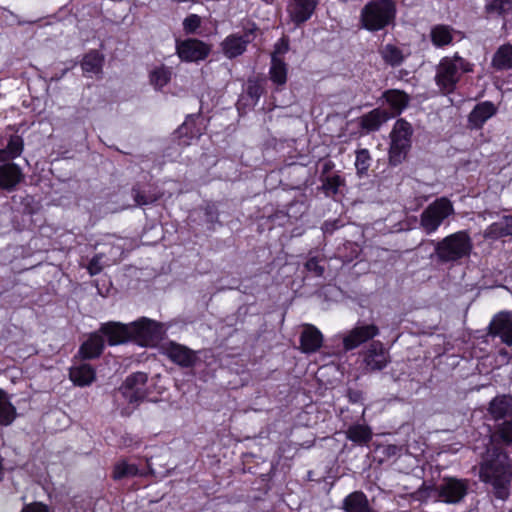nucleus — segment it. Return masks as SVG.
<instances>
[{"mask_svg": "<svg viewBox=\"0 0 512 512\" xmlns=\"http://www.w3.org/2000/svg\"><path fill=\"white\" fill-rule=\"evenodd\" d=\"M322 333L313 325L306 324L301 333L300 345L304 353L316 352L322 345Z\"/></svg>", "mask_w": 512, "mask_h": 512, "instance_id": "obj_18", "label": "nucleus"}, {"mask_svg": "<svg viewBox=\"0 0 512 512\" xmlns=\"http://www.w3.org/2000/svg\"><path fill=\"white\" fill-rule=\"evenodd\" d=\"M23 150V140L19 136L10 138L5 149L0 150V161H7L18 157Z\"/></svg>", "mask_w": 512, "mask_h": 512, "instance_id": "obj_32", "label": "nucleus"}, {"mask_svg": "<svg viewBox=\"0 0 512 512\" xmlns=\"http://www.w3.org/2000/svg\"><path fill=\"white\" fill-rule=\"evenodd\" d=\"M162 350L172 362L182 367H191L197 360L195 351L176 342L165 344Z\"/></svg>", "mask_w": 512, "mask_h": 512, "instance_id": "obj_13", "label": "nucleus"}, {"mask_svg": "<svg viewBox=\"0 0 512 512\" xmlns=\"http://www.w3.org/2000/svg\"><path fill=\"white\" fill-rule=\"evenodd\" d=\"M331 168H332V164H331V162H326V163L324 164V171H323V172H324V173H326V172H328Z\"/></svg>", "mask_w": 512, "mask_h": 512, "instance_id": "obj_49", "label": "nucleus"}, {"mask_svg": "<svg viewBox=\"0 0 512 512\" xmlns=\"http://www.w3.org/2000/svg\"><path fill=\"white\" fill-rule=\"evenodd\" d=\"M345 434L347 439L358 445H365L372 439V430L365 424L351 425Z\"/></svg>", "mask_w": 512, "mask_h": 512, "instance_id": "obj_27", "label": "nucleus"}, {"mask_svg": "<svg viewBox=\"0 0 512 512\" xmlns=\"http://www.w3.org/2000/svg\"><path fill=\"white\" fill-rule=\"evenodd\" d=\"M473 243L465 231L453 233L435 244V253L440 262H456L468 257L472 251Z\"/></svg>", "mask_w": 512, "mask_h": 512, "instance_id": "obj_3", "label": "nucleus"}, {"mask_svg": "<svg viewBox=\"0 0 512 512\" xmlns=\"http://www.w3.org/2000/svg\"><path fill=\"white\" fill-rule=\"evenodd\" d=\"M344 180L339 175H334L332 177H327L324 180L323 188L328 191L336 194L341 185H343Z\"/></svg>", "mask_w": 512, "mask_h": 512, "instance_id": "obj_41", "label": "nucleus"}, {"mask_svg": "<svg viewBox=\"0 0 512 512\" xmlns=\"http://www.w3.org/2000/svg\"><path fill=\"white\" fill-rule=\"evenodd\" d=\"M389 362V353L380 341H373L363 353V363L367 371L382 370Z\"/></svg>", "mask_w": 512, "mask_h": 512, "instance_id": "obj_10", "label": "nucleus"}, {"mask_svg": "<svg viewBox=\"0 0 512 512\" xmlns=\"http://www.w3.org/2000/svg\"><path fill=\"white\" fill-rule=\"evenodd\" d=\"M305 267L308 271L313 272L316 276L320 277L324 273V267L319 264V260L316 257L310 258Z\"/></svg>", "mask_w": 512, "mask_h": 512, "instance_id": "obj_43", "label": "nucleus"}, {"mask_svg": "<svg viewBox=\"0 0 512 512\" xmlns=\"http://www.w3.org/2000/svg\"><path fill=\"white\" fill-rule=\"evenodd\" d=\"M23 179L21 169L14 163L0 165V187L11 191Z\"/></svg>", "mask_w": 512, "mask_h": 512, "instance_id": "obj_19", "label": "nucleus"}, {"mask_svg": "<svg viewBox=\"0 0 512 512\" xmlns=\"http://www.w3.org/2000/svg\"><path fill=\"white\" fill-rule=\"evenodd\" d=\"M69 377L75 385L84 387L94 382L96 374L90 364L81 363L70 368Z\"/></svg>", "mask_w": 512, "mask_h": 512, "instance_id": "obj_21", "label": "nucleus"}, {"mask_svg": "<svg viewBox=\"0 0 512 512\" xmlns=\"http://www.w3.org/2000/svg\"><path fill=\"white\" fill-rule=\"evenodd\" d=\"M497 112L496 106L485 101L477 104L469 114V123L474 128H481L483 124Z\"/></svg>", "mask_w": 512, "mask_h": 512, "instance_id": "obj_20", "label": "nucleus"}, {"mask_svg": "<svg viewBox=\"0 0 512 512\" xmlns=\"http://www.w3.org/2000/svg\"><path fill=\"white\" fill-rule=\"evenodd\" d=\"M502 222L504 225L505 233L507 236H512V216H504L502 218Z\"/></svg>", "mask_w": 512, "mask_h": 512, "instance_id": "obj_47", "label": "nucleus"}, {"mask_svg": "<svg viewBox=\"0 0 512 512\" xmlns=\"http://www.w3.org/2000/svg\"><path fill=\"white\" fill-rule=\"evenodd\" d=\"M431 40L436 46L448 45L452 41V35L447 26L438 25L431 30Z\"/></svg>", "mask_w": 512, "mask_h": 512, "instance_id": "obj_35", "label": "nucleus"}, {"mask_svg": "<svg viewBox=\"0 0 512 512\" xmlns=\"http://www.w3.org/2000/svg\"><path fill=\"white\" fill-rule=\"evenodd\" d=\"M346 512H373L369 507L367 497L362 492L348 495L343 503Z\"/></svg>", "mask_w": 512, "mask_h": 512, "instance_id": "obj_25", "label": "nucleus"}, {"mask_svg": "<svg viewBox=\"0 0 512 512\" xmlns=\"http://www.w3.org/2000/svg\"><path fill=\"white\" fill-rule=\"evenodd\" d=\"M21 512H49L48 507L42 503L34 502L24 506Z\"/></svg>", "mask_w": 512, "mask_h": 512, "instance_id": "obj_46", "label": "nucleus"}, {"mask_svg": "<svg viewBox=\"0 0 512 512\" xmlns=\"http://www.w3.org/2000/svg\"><path fill=\"white\" fill-rule=\"evenodd\" d=\"M389 118L390 115L387 111L374 109L361 117V126L368 131H376Z\"/></svg>", "mask_w": 512, "mask_h": 512, "instance_id": "obj_24", "label": "nucleus"}, {"mask_svg": "<svg viewBox=\"0 0 512 512\" xmlns=\"http://www.w3.org/2000/svg\"><path fill=\"white\" fill-rule=\"evenodd\" d=\"M170 79L171 70L163 66L153 70L150 75V81L157 89L164 87Z\"/></svg>", "mask_w": 512, "mask_h": 512, "instance_id": "obj_36", "label": "nucleus"}, {"mask_svg": "<svg viewBox=\"0 0 512 512\" xmlns=\"http://www.w3.org/2000/svg\"><path fill=\"white\" fill-rule=\"evenodd\" d=\"M16 417V408L10 402L9 396L0 389V424L10 425Z\"/></svg>", "mask_w": 512, "mask_h": 512, "instance_id": "obj_29", "label": "nucleus"}, {"mask_svg": "<svg viewBox=\"0 0 512 512\" xmlns=\"http://www.w3.org/2000/svg\"><path fill=\"white\" fill-rule=\"evenodd\" d=\"M489 412L494 419L512 417V396L501 395L495 397L490 402Z\"/></svg>", "mask_w": 512, "mask_h": 512, "instance_id": "obj_23", "label": "nucleus"}, {"mask_svg": "<svg viewBox=\"0 0 512 512\" xmlns=\"http://www.w3.org/2000/svg\"><path fill=\"white\" fill-rule=\"evenodd\" d=\"M511 477L512 466L506 453L496 447L488 449L480 467V479L493 487L497 498H508Z\"/></svg>", "mask_w": 512, "mask_h": 512, "instance_id": "obj_1", "label": "nucleus"}, {"mask_svg": "<svg viewBox=\"0 0 512 512\" xmlns=\"http://www.w3.org/2000/svg\"><path fill=\"white\" fill-rule=\"evenodd\" d=\"M148 376L144 372H136L128 376L120 387V392L128 403L139 405L148 395Z\"/></svg>", "mask_w": 512, "mask_h": 512, "instance_id": "obj_8", "label": "nucleus"}, {"mask_svg": "<svg viewBox=\"0 0 512 512\" xmlns=\"http://www.w3.org/2000/svg\"><path fill=\"white\" fill-rule=\"evenodd\" d=\"M184 28L187 32H194L200 25L199 16L192 14L184 20Z\"/></svg>", "mask_w": 512, "mask_h": 512, "instance_id": "obj_45", "label": "nucleus"}, {"mask_svg": "<svg viewBox=\"0 0 512 512\" xmlns=\"http://www.w3.org/2000/svg\"><path fill=\"white\" fill-rule=\"evenodd\" d=\"M453 213L452 203L447 198H439L429 204L421 213L420 227L425 233L431 234Z\"/></svg>", "mask_w": 512, "mask_h": 512, "instance_id": "obj_6", "label": "nucleus"}, {"mask_svg": "<svg viewBox=\"0 0 512 512\" xmlns=\"http://www.w3.org/2000/svg\"><path fill=\"white\" fill-rule=\"evenodd\" d=\"M499 436L505 444H512V422H504L500 426Z\"/></svg>", "mask_w": 512, "mask_h": 512, "instance_id": "obj_42", "label": "nucleus"}, {"mask_svg": "<svg viewBox=\"0 0 512 512\" xmlns=\"http://www.w3.org/2000/svg\"><path fill=\"white\" fill-rule=\"evenodd\" d=\"M504 231V225L501 220L488 226L487 229L484 231V237L490 239H498L501 237H505L507 236V234Z\"/></svg>", "mask_w": 512, "mask_h": 512, "instance_id": "obj_40", "label": "nucleus"}, {"mask_svg": "<svg viewBox=\"0 0 512 512\" xmlns=\"http://www.w3.org/2000/svg\"><path fill=\"white\" fill-rule=\"evenodd\" d=\"M470 71H472V65L460 56L445 57L437 66L436 83L441 89L451 92L462 73Z\"/></svg>", "mask_w": 512, "mask_h": 512, "instance_id": "obj_4", "label": "nucleus"}, {"mask_svg": "<svg viewBox=\"0 0 512 512\" xmlns=\"http://www.w3.org/2000/svg\"><path fill=\"white\" fill-rule=\"evenodd\" d=\"M379 54L383 61L392 67L400 66L405 59L402 50L393 44L382 45Z\"/></svg>", "mask_w": 512, "mask_h": 512, "instance_id": "obj_28", "label": "nucleus"}, {"mask_svg": "<svg viewBox=\"0 0 512 512\" xmlns=\"http://www.w3.org/2000/svg\"><path fill=\"white\" fill-rule=\"evenodd\" d=\"M137 475H144L138 469V467L134 464H129L126 461H119L114 466L113 477L116 480L130 478Z\"/></svg>", "mask_w": 512, "mask_h": 512, "instance_id": "obj_33", "label": "nucleus"}, {"mask_svg": "<svg viewBox=\"0 0 512 512\" xmlns=\"http://www.w3.org/2000/svg\"><path fill=\"white\" fill-rule=\"evenodd\" d=\"M384 97L397 113H400L409 102V96L400 90H388L384 93Z\"/></svg>", "mask_w": 512, "mask_h": 512, "instance_id": "obj_31", "label": "nucleus"}, {"mask_svg": "<svg viewBox=\"0 0 512 512\" xmlns=\"http://www.w3.org/2000/svg\"><path fill=\"white\" fill-rule=\"evenodd\" d=\"M161 324L148 318H141L130 323L131 340L141 345H148L161 336Z\"/></svg>", "mask_w": 512, "mask_h": 512, "instance_id": "obj_9", "label": "nucleus"}, {"mask_svg": "<svg viewBox=\"0 0 512 512\" xmlns=\"http://www.w3.org/2000/svg\"><path fill=\"white\" fill-rule=\"evenodd\" d=\"M253 40V29L244 33V35L232 34L227 36L221 43L224 55L229 58H235L242 55L247 45Z\"/></svg>", "mask_w": 512, "mask_h": 512, "instance_id": "obj_14", "label": "nucleus"}, {"mask_svg": "<svg viewBox=\"0 0 512 512\" xmlns=\"http://www.w3.org/2000/svg\"><path fill=\"white\" fill-rule=\"evenodd\" d=\"M488 334L493 337H500L503 343L512 345V314L502 311L496 314L491 320Z\"/></svg>", "mask_w": 512, "mask_h": 512, "instance_id": "obj_12", "label": "nucleus"}, {"mask_svg": "<svg viewBox=\"0 0 512 512\" xmlns=\"http://www.w3.org/2000/svg\"><path fill=\"white\" fill-rule=\"evenodd\" d=\"M147 466H148V469H149V474H154L155 471L154 469L152 468L151 464H150V461L147 460Z\"/></svg>", "mask_w": 512, "mask_h": 512, "instance_id": "obj_50", "label": "nucleus"}, {"mask_svg": "<svg viewBox=\"0 0 512 512\" xmlns=\"http://www.w3.org/2000/svg\"><path fill=\"white\" fill-rule=\"evenodd\" d=\"M413 130L410 123L404 119H398L391 131V143L389 149V162L396 166L403 162L411 145Z\"/></svg>", "mask_w": 512, "mask_h": 512, "instance_id": "obj_5", "label": "nucleus"}, {"mask_svg": "<svg viewBox=\"0 0 512 512\" xmlns=\"http://www.w3.org/2000/svg\"><path fill=\"white\" fill-rule=\"evenodd\" d=\"M104 348L103 337L95 332L92 333L87 341H85L79 350V354L83 359H93L100 356Z\"/></svg>", "mask_w": 512, "mask_h": 512, "instance_id": "obj_22", "label": "nucleus"}, {"mask_svg": "<svg viewBox=\"0 0 512 512\" xmlns=\"http://www.w3.org/2000/svg\"><path fill=\"white\" fill-rule=\"evenodd\" d=\"M103 58L97 51L88 53L82 61V69L85 73L98 74L102 68Z\"/></svg>", "mask_w": 512, "mask_h": 512, "instance_id": "obj_34", "label": "nucleus"}, {"mask_svg": "<svg viewBox=\"0 0 512 512\" xmlns=\"http://www.w3.org/2000/svg\"><path fill=\"white\" fill-rule=\"evenodd\" d=\"M468 487V480L447 477L443 478L438 486L431 488L430 493L433 494L438 501L447 504H457L467 495Z\"/></svg>", "mask_w": 512, "mask_h": 512, "instance_id": "obj_7", "label": "nucleus"}, {"mask_svg": "<svg viewBox=\"0 0 512 512\" xmlns=\"http://www.w3.org/2000/svg\"><path fill=\"white\" fill-rule=\"evenodd\" d=\"M512 0H490L486 4V11L489 14H503L511 9Z\"/></svg>", "mask_w": 512, "mask_h": 512, "instance_id": "obj_38", "label": "nucleus"}, {"mask_svg": "<svg viewBox=\"0 0 512 512\" xmlns=\"http://www.w3.org/2000/svg\"><path fill=\"white\" fill-rule=\"evenodd\" d=\"M318 0H289L287 11L291 20L299 25L306 22L313 14Z\"/></svg>", "mask_w": 512, "mask_h": 512, "instance_id": "obj_16", "label": "nucleus"}, {"mask_svg": "<svg viewBox=\"0 0 512 512\" xmlns=\"http://www.w3.org/2000/svg\"><path fill=\"white\" fill-rule=\"evenodd\" d=\"M395 17L393 0H371L361 10L360 24L364 29L376 32L394 23Z\"/></svg>", "mask_w": 512, "mask_h": 512, "instance_id": "obj_2", "label": "nucleus"}, {"mask_svg": "<svg viewBox=\"0 0 512 512\" xmlns=\"http://www.w3.org/2000/svg\"><path fill=\"white\" fill-rule=\"evenodd\" d=\"M371 157L367 149H360L356 151L355 167L357 174L362 177L365 175L370 167Z\"/></svg>", "mask_w": 512, "mask_h": 512, "instance_id": "obj_37", "label": "nucleus"}, {"mask_svg": "<svg viewBox=\"0 0 512 512\" xmlns=\"http://www.w3.org/2000/svg\"><path fill=\"white\" fill-rule=\"evenodd\" d=\"M350 399L353 401H357L360 397V394L358 392H351L349 393Z\"/></svg>", "mask_w": 512, "mask_h": 512, "instance_id": "obj_48", "label": "nucleus"}, {"mask_svg": "<svg viewBox=\"0 0 512 512\" xmlns=\"http://www.w3.org/2000/svg\"><path fill=\"white\" fill-rule=\"evenodd\" d=\"M379 334V329L374 324L357 326L353 328L344 338L343 345L345 350H352L361 344L373 339Z\"/></svg>", "mask_w": 512, "mask_h": 512, "instance_id": "obj_15", "label": "nucleus"}, {"mask_svg": "<svg viewBox=\"0 0 512 512\" xmlns=\"http://www.w3.org/2000/svg\"><path fill=\"white\" fill-rule=\"evenodd\" d=\"M132 193L136 204L139 206L154 203L160 197L159 195L156 194H144L136 187L132 189Z\"/></svg>", "mask_w": 512, "mask_h": 512, "instance_id": "obj_39", "label": "nucleus"}, {"mask_svg": "<svg viewBox=\"0 0 512 512\" xmlns=\"http://www.w3.org/2000/svg\"><path fill=\"white\" fill-rule=\"evenodd\" d=\"M176 50L180 59L186 62L203 60L210 52L208 45L196 39H187L182 42H177Z\"/></svg>", "mask_w": 512, "mask_h": 512, "instance_id": "obj_11", "label": "nucleus"}, {"mask_svg": "<svg viewBox=\"0 0 512 512\" xmlns=\"http://www.w3.org/2000/svg\"><path fill=\"white\" fill-rule=\"evenodd\" d=\"M492 66L496 70L512 69V45H501L493 55Z\"/></svg>", "mask_w": 512, "mask_h": 512, "instance_id": "obj_26", "label": "nucleus"}, {"mask_svg": "<svg viewBox=\"0 0 512 512\" xmlns=\"http://www.w3.org/2000/svg\"><path fill=\"white\" fill-rule=\"evenodd\" d=\"M101 259H102L101 255H96L90 260L87 269L91 276L97 275L102 271L103 267L101 265Z\"/></svg>", "mask_w": 512, "mask_h": 512, "instance_id": "obj_44", "label": "nucleus"}, {"mask_svg": "<svg viewBox=\"0 0 512 512\" xmlns=\"http://www.w3.org/2000/svg\"><path fill=\"white\" fill-rule=\"evenodd\" d=\"M270 79L277 85H284L287 81V66L276 54L272 55Z\"/></svg>", "mask_w": 512, "mask_h": 512, "instance_id": "obj_30", "label": "nucleus"}, {"mask_svg": "<svg viewBox=\"0 0 512 512\" xmlns=\"http://www.w3.org/2000/svg\"><path fill=\"white\" fill-rule=\"evenodd\" d=\"M99 332L107 336L110 345H117L131 340L130 324L108 322L102 324Z\"/></svg>", "mask_w": 512, "mask_h": 512, "instance_id": "obj_17", "label": "nucleus"}]
</instances>
